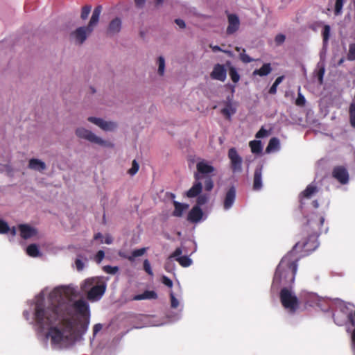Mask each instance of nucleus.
Instances as JSON below:
<instances>
[{
    "label": "nucleus",
    "instance_id": "obj_1",
    "mask_svg": "<svg viewBox=\"0 0 355 355\" xmlns=\"http://www.w3.org/2000/svg\"><path fill=\"white\" fill-rule=\"evenodd\" d=\"M62 288H56L49 296L51 304L45 306L42 302L35 306L34 317L36 324L41 328H49L46 336L51 338L53 345L67 342L72 336L75 322L71 315L69 306L63 302Z\"/></svg>",
    "mask_w": 355,
    "mask_h": 355
},
{
    "label": "nucleus",
    "instance_id": "obj_2",
    "mask_svg": "<svg viewBox=\"0 0 355 355\" xmlns=\"http://www.w3.org/2000/svg\"><path fill=\"white\" fill-rule=\"evenodd\" d=\"M324 221V217L319 214H313L309 216L303 227V234L306 236L295 245L291 251L294 254L298 250L309 254L318 247V238L321 233Z\"/></svg>",
    "mask_w": 355,
    "mask_h": 355
},
{
    "label": "nucleus",
    "instance_id": "obj_3",
    "mask_svg": "<svg viewBox=\"0 0 355 355\" xmlns=\"http://www.w3.org/2000/svg\"><path fill=\"white\" fill-rule=\"evenodd\" d=\"M299 257L290 252L278 264L272 283V287L279 288L281 286H288L295 281Z\"/></svg>",
    "mask_w": 355,
    "mask_h": 355
},
{
    "label": "nucleus",
    "instance_id": "obj_4",
    "mask_svg": "<svg viewBox=\"0 0 355 355\" xmlns=\"http://www.w3.org/2000/svg\"><path fill=\"white\" fill-rule=\"evenodd\" d=\"M102 6H97L93 10L92 17L87 26H80L71 33V37L74 38L76 43L82 44L87 37L92 33L94 27L98 24Z\"/></svg>",
    "mask_w": 355,
    "mask_h": 355
},
{
    "label": "nucleus",
    "instance_id": "obj_5",
    "mask_svg": "<svg viewBox=\"0 0 355 355\" xmlns=\"http://www.w3.org/2000/svg\"><path fill=\"white\" fill-rule=\"evenodd\" d=\"M280 301L282 306L291 313H294L299 307L297 297L293 295L287 288H283L280 291Z\"/></svg>",
    "mask_w": 355,
    "mask_h": 355
},
{
    "label": "nucleus",
    "instance_id": "obj_6",
    "mask_svg": "<svg viewBox=\"0 0 355 355\" xmlns=\"http://www.w3.org/2000/svg\"><path fill=\"white\" fill-rule=\"evenodd\" d=\"M76 135L81 139H85L92 143L96 144L101 146L112 147L113 145L96 136L92 132L84 128H78L76 130Z\"/></svg>",
    "mask_w": 355,
    "mask_h": 355
},
{
    "label": "nucleus",
    "instance_id": "obj_7",
    "mask_svg": "<svg viewBox=\"0 0 355 355\" xmlns=\"http://www.w3.org/2000/svg\"><path fill=\"white\" fill-rule=\"evenodd\" d=\"M227 157L230 159V167L233 173H239L243 171V159L237 150L232 147L228 150Z\"/></svg>",
    "mask_w": 355,
    "mask_h": 355
},
{
    "label": "nucleus",
    "instance_id": "obj_8",
    "mask_svg": "<svg viewBox=\"0 0 355 355\" xmlns=\"http://www.w3.org/2000/svg\"><path fill=\"white\" fill-rule=\"evenodd\" d=\"M197 172L194 175L196 180H201L204 178L210 177V174L213 173L215 168L213 166L209 164L207 162L202 160L197 163Z\"/></svg>",
    "mask_w": 355,
    "mask_h": 355
},
{
    "label": "nucleus",
    "instance_id": "obj_9",
    "mask_svg": "<svg viewBox=\"0 0 355 355\" xmlns=\"http://www.w3.org/2000/svg\"><path fill=\"white\" fill-rule=\"evenodd\" d=\"M331 175L341 184H347L349 180L348 171L344 166H336L334 167Z\"/></svg>",
    "mask_w": 355,
    "mask_h": 355
},
{
    "label": "nucleus",
    "instance_id": "obj_10",
    "mask_svg": "<svg viewBox=\"0 0 355 355\" xmlns=\"http://www.w3.org/2000/svg\"><path fill=\"white\" fill-rule=\"evenodd\" d=\"M87 120L105 131H112L116 128V124L115 123L111 121H105L100 118L89 116Z\"/></svg>",
    "mask_w": 355,
    "mask_h": 355
},
{
    "label": "nucleus",
    "instance_id": "obj_11",
    "mask_svg": "<svg viewBox=\"0 0 355 355\" xmlns=\"http://www.w3.org/2000/svg\"><path fill=\"white\" fill-rule=\"evenodd\" d=\"M228 26L226 29L227 35H232L235 33L239 28L240 20L239 17L235 14H229L227 15Z\"/></svg>",
    "mask_w": 355,
    "mask_h": 355
},
{
    "label": "nucleus",
    "instance_id": "obj_12",
    "mask_svg": "<svg viewBox=\"0 0 355 355\" xmlns=\"http://www.w3.org/2000/svg\"><path fill=\"white\" fill-rule=\"evenodd\" d=\"M210 76L214 80L225 81L227 77V71L224 65L220 64H215L213 71L210 73Z\"/></svg>",
    "mask_w": 355,
    "mask_h": 355
},
{
    "label": "nucleus",
    "instance_id": "obj_13",
    "mask_svg": "<svg viewBox=\"0 0 355 355\" xmlns=\"http://www.w3.org/2000/svg\"><path fill=\"white\" fill-rule=\"evenodd\" d=\"M263 166H257L253 175L252 189L254 191H260L263 187L262 182Z\"/></svg>",
    "mask_w": 355,
    "mask_h": 355
},
{
    "label": "nucleus",
    "instance_id": "obj_14",
    "mask_svg": "<svg viewBox=\"0 0 355 355\" xmlns=\"http://www.w3.org/2000/svg\"><path fill=\"white\" fill-rule=\"evenodd\" d=\"M73 308L83 318L89 317V309L88 304L83 300H76L73 304Z\"/></svg>",
    "mask_w": 355,
    "mask_h": 355
},
{
    "label": "nucleus",
    "instance_id": "obj_15",
    "mask_svg": "<svg viewBox=\"0 0 355 355\" xmlns=\"http://www.w3.org/2000/svg\"><path fill=\"white\" fill-rule=\"evenodd\" d=\"M236 198V189L234 187H231L226 192L224 202H223V207L225 209L227 210L232 207L233 205Z\"/></svg>",
    "mask_w": 355,
    "mask_h": 355
},
{
    "label": "nucleus",
    "instance_id": "obj_16",
    "mask_svg": "<svg viewBox=\"0 0 355 355\" xmlns=\"http://www.w3.org/2000/svg\"><path fill=\"white\" fill-rule=\"evenodd\" d=\"M20 236L24 239H30L37 234L36 229L31 227L27 224H21L19 225Z\"/></svg>",
    "mask_w": 355,
    "mask_h": 355
},
{
    "label": "nucleus",
    "instance_id": "obj_17",
    "mask_svg": "<svg viewBox=\"0 0 355 355\" xmlns=\"http://www.w3.org/2000/svg\"><path fill=\"white\" fill-rule=\"evenodd\" d=\"M105 287L104 285L94 286L87 293L89 300H94L101 297L105 293Z\"/></svg>",
    "mask_w": 355,
    "mask_h": 355
},
{
    "label": "nucleus",
    "instance_id": "obj_18",
    "mask_svg": "<svg viewBox=\"0 0 355 355\" xmlns=\"http://www.w3.org/2000/svg\"><path fill=\"white\" fill-rule=\"evenodd\" d=\"M202 215L203 213L200 207L194 206L189 212L187 220L191 223H198L201 220Z\"/></svg>",
    "mask_w": 355,
    "mask_h": 355
},
{
    "label": "nucleus",
    "instance_id": "obj_19",
    "mask_svg": "<svg viewBox=\"0 0 355 355\" xmlns=\"http://www.w3.org/2000/svg\"><path fill=\"white\" fill-rule=\"evenodd\" d=\"M121 29V20L119 17L113 19L109 24L107 33L108 35H114L120 32Z\"/></svg>",
    "mask_w": 355,
    "mask_h": 355
},
{
    "label": "nucleus",
    "instance_id": "obj_20",
    "mask_svg": "<svg viewBox=\"0 0 355 355\" xmlns=\"http://www.w3.org/2000/svg\"><path fill=\"white\" fill-rule=\"evenodd\" d=\"M225 107L221 110V113L226 117V119H230L231 116L234 114L236 110L233 106L232 103V98L228 96L227 98V101L225 102Z\"/></svg>",
    "mask_w": 355,
    "mask_h": 355
},
{
    "label": "nucleus",
    "instance_id": "obj_21",
    "mask_svg": "<svg viewBox=\"0 0 355 355\" xmlns=\"http://www.w3.org/2000/svg\"><path fill=\"white\" fill-rule=\"evenodd\" d=\"M146 250L147 248H146L135 250L132 252L130 255H127L125 252H119V257L127 259L128 261L132 262L135 261L136 257L144 255L146 252Z\"/></svg>",
    "mask_w": 355,
    "mask_h": 355
},
{
    "label": "nucleus",
    "instance_id": "obj_22",
    "mask_svg": "<svg viewBox=\"0 0 355 355\" xmlns=\"http://www.w3.org/2000/svg\"><path fill=\"white\" fill-rule=\"evenodd\" d=\"M202 188L200 180H196L191 188L187 191L186 196L188 198L196 197L201 193Z\"/></svg>",
    "mask_w": 355,
    "mask_h": 355
},
{
    "label": "nucleus",
    "instance_id": "obj_23",
    "mask_svg": "<svg viewBox=\"0 0 355 355\" xmlns=\"http://www.w3.org/2000/svg\"><path fill=\"white\" fill-rule=\"evenodd\" d=\"M174 211L172 215L175 217H181L183 212L189 208V205L184 203H180L178 201L173 200Z\"/></svg>",
    "mask_w": 355,
    "mask_h": 355
},
{
    "label": "nucleus",
    "instance_id": "obj_24",
    "mask_svg": "<svg viewBox=\"0 0 355 355\" xmlns=\"http://www.w3.org/2000/svg\"><path fill=\"white\" fill-rule=\"evenodd\" d=\"M28 167L35 171H42L46 168V164L38 159L33 158L29 161Z\"/></svg>",
    "mask_w": 355,
    "mask_h": 355
},
{
    "label": "nucleus",
    "instance_id": "obj_25",
    "mask_svg": "<svg viewBox=\"0 0 355 355\" xmlns=\"http://www.w3.org/2000/svg\"><path fill=\"white\" fill-rule=\"evenodd\" d=\"M157 294L153 291H146L142 294L135 295L133 300H142L147 299H157Z\"/></svg>",
    "mask_w": 355,
    "mask_h": 355
},
{
    "label": "nucleus",
    "instance_id": "obj_26",
    "mask_svg": "<svg viewBox=\"0 0 355 355\" xmlns=\"http://www.w3.org/2000/svg\"><path fill=\"white\" fill-rule=\"evenodd\" d=\"M316 192H318V187L315 184H311L301 193L300 197L310 198Z\"/></svg>",
    "mask_w": 355,
    "mask_h": 355
},
{
    "label": "nucleus",
    "instance_id": "obj_27",
    "mask_svg": "<svg viewBox=\"0 0 355 355\" xmlns=\"http://www.w3.org/2000/svg\"><path fill=\"white\" fill-rule=\"evenodd\" d=\"M272 71V67L270 63L263 64V66L253 71V75H258L259 76H266Z\"/></svg>",
    "mask_w": 355,
    "mask_h": 355
},
{
    "label": "nucleus",
    "instance_id": "obj_28",
    "mask_svg": "<svg viewBox=\"0 0 355 355\" xmlns=\"http://www.w3.org/2000/svg\"><path fill=\"white\" fill-rule=\"evenodd\" d=\"M249 146L251 148V151L253 153L259 154L262 151L261 142L259 140H253L250 141Z\"/></svg>",
    "mask_w": 355,
    "mask_h": 355
},
{
    "label": "nucleus",
    "instance_id": "obj_29",
    "mask_svg": "<svg viewBox=\"0 0 355 355\" xmlns=\"http://www.w3.org/2000/svg\"><path fill=\"white\" fill-rule=\"evenodd\" d=\"M26 253L32 257H37L40 254V250L36 244H31L26 248Z\"/></svg>",
    "mask_w": 355,
    "mask_h": 355
},
{
    "label": "nucleus",
    "instance_id": "obj_30",
    "mask_svg": "<svg viewBox=\"0 0 355 355\" xmlns=\"http://www.w3.org/2000/svg\"><path fill=\"white\" fill-rule=\"evenodd\" d=\"M279 146V141L277 137H272L270 139L266 148L267 152L277 150Z\"/></svg>",
    "mask_w": 355,
    "mask_h": 355
},
{
    "label": "nucleus",
    "instance_id": "obj_31",
    "mask_svg": "<svg viewBox=\"0 0 355 355\" xmlns=\"http://www.w3.org/2000/svg\"><path fill=\"white\" fill-rule=\"evenodd\" d=\"M176 261L182 267H189L192 263V260L187 256H182L180 257H178V258H176Z\"/></svg>",
    "mask_w": 355,
    "mask_h": 355
},
{
    "label": "nucleus",
    "instance_id": "obj_32",
    "mask_svg": "<svg viewBox=\"0 0 355 355\" xmlns=\"http://www.w3.org/2000/svg\"><path fill=\"white\" fill-rule=\"evenodd\" d=\"M349 122L351 125L355 128V103H352L349 107Z\"/></svg>",
    "mask_w": 355,
    "mask_h": 355
},
{
    "label": "nucleus",
    "instance_id": "obj_33",
    "mask_svg": "<svg viewBox=\"0 0 355 355\" xmlns=\"http://www.w3.org/2000/svg\"><path fill=\"white\" fill-rule=\"evenodd\" d=\"M345 0H336L334 6V14L338 16L342 14Z\"/></svg>",
    "mask_w": 355,
    "mask_h": 355
},
{
    "label": "nucleus",
    "instance_id": "obj_34",
    "mask_svg": "<svg viewBox=\"0 0 355 355\" xmlns=\"http://www.w3.org/2000/svg\"><path fill=\"white\" fill-rule=\"evenodd\" d=\"M83 318V321H80V331L81 334H84L87 331L89 324V317H85Z\"/></svg>",
    "mask_w": 355,
    "mask_h": 355
},
{
    "label": "nucleus",
    "instance_id": "obj_35",
    "mask_svg": "<svg viewBox=\"0 0 355 355\" xmlns=\"http://www.w3.org/2000/svg\"><path fill=\"white\" fill-rule=\"evenodd\" d=\"M347 59L349 61L355 60V42L349 45V51L347 55Z\"/></svg>",
    "mask_w": 355,
    "mask_h": 355
},
{
    "label": "nucleus",
    "instance_id": "obj_36",
    "mask_svg": "<svg viewBox=\"0 0 355 355\" xmlns=\"http://www.w3.org/2000/svg\"><path fill=\"white\" fill-rule=\"evenodd\" d=\"M229 74H230V76L232 80L234 83H236L239 82V80L240 79V76L234 67H231L230 68Z\"/></svg>",
    "mask_w": 355,
    "mask_h": 355
},
{
    "label": "nucleus",
    "instance_id": "obj_37",
    "mask_svg": "<svg viewBox=\"0 0 355 355\" xmlns=\"http://www.w3.org/2000/svg\"><path fill=\"white\" fill-rule=\"evenodd\" d=\"M91 10H92V6L89 5H86L85 6H83L82 8L81 15H80L81 19L83 20H85L88 17L89 15L91 12Z\"/></svg>",
    "mask_w": 355,
    "mask_h": 355
},
{
    "label": "nucleus",
    "instance_id": "obj_38",
    "mask_svg": "<svg viewBox=\"0 0 355 355\" xmlns=\"http://www.w3.org/2000/svg\"><path fill=\"white\" fill-rule=\"evenodd\" d=\"M158 73L163 76L165 69V60L162 56L158 58Z\"/></svg>",
    "mask_w": 355,
    "mask_h": 355
},
{
    "label": "nucleus",
    "instance_id": "obj_39",
    "mask_svg": "<svg viewBox=\"0 0 355 355\" xmlns=\"http://www.w3.org/2000/svg\"><path fill=\"white\" fill-rule=\"evenodd\" d=\"M103 270L107 274L114 275L119 271V268L117 266L107 265L103 266Z\"/></svg>",
    "mask_w": 355,
    "mask_h": 355
},
{
    "label": "nucleus",
    "instance_id": "obj_40",
    "mask_svg": "<svg viewBox=\"0 0 355 355\" xmlns=\"http://www.w3.org/2000/svg\"><path fill=\"white\" fill-rule=\"evenodd\" d=\"M208 196L207 194L198 195L197 198V205L196 206H201L207 203L208 201Z\"/></svg>",
    "mask_w": 355,
    "mask_h": 355
},
{
    "label": "nucleus",
    "instance_id": "obj_41",
    "mask_svg": "<svg viewBox=\"0 0 355 355\" xmlns=\"http://www.w3.org/2000/svg\"><path fill=\"white\" fill-rule=\"evenodd\" d=\"M330 35V26L329 25H324L322 30V37L324 43L327 42Z\"/></svg>",
    "mask_w": 355,
    "mask_h": 355
},
{
    "label": "nucleus",
    "instance_id": "obj_42",
    "mask_svg": "<svg viewBox=\"0 0 355 355\" xmlns=\"http://www.w3.org/2000/svg\"><path fill=\"white\" fill-rule=\"evenodd\" d=\"M205 178V181L204 182V185H205V189L206 191H210L213 187H214V182H213V180L210 177H206Z\"/></svg>",
    "mask_w": 355,
    "mask_h": 355
},
{
    "label": "nucleus",
    "instance_id": "obj_43",
    "mask_svg": "<svg viewBox=\"0 0 355 355\" xmlns=\"http://www.w3.org/2000/svg\"><path fill=\"white\" fill-rule=\"evenodd\" d=\"M139 164L137 163V162L135 159H134L132 163V167L128 170V173L130 175H134L137 173V171H139Z\"/></svg>",
    "mask_w": 355,
    "mask_h": 355
},
{
    "label": "nucleus",
    "instance_id": "obj_44",
    "mask_svg": "<svg viewBox=\"0 0 355 355\" xmlns=\"http://www.w3.org/2000/svg\"><path fill=\"white\" fill-rule=\"evenodd\" d=\"M10 231V227L6 222L0 219V234H6Z\"/></svg>",
    "mask_w": 355,
    "mask_h": 355
},
{
    "label": "nucleus",
    "instance_id": "obj_45",
    "mask_svg": "<svg viewBox=\"0 0 355 355\" xmlns=\"http://www.w3.org/2000/svg\"><path fill=\"white\" fill-rule=\"evenodd\" d=\"M243 52L240 53V59L244 63H250L253 61V59L251 58L248 55L245 53V50L243 49Z\"/></svg>",
    "mask_w": 355,
    "mask_h": 355
},
{
    "label": "nucleus",
    "instance_id": "obj_46",
    "mask_svg": "<svg viewBox=\"0 0 355 355\" xmlns=\"http://www.w3.org/2000/svg\"><path fill=\"white\" fill-rule=\"evenodd\" d=\"M306 103V99L304 96L300 93H298L297 98L295 100V104L297 106L303 107Z\"/></svg>",
    "mask_w": 355,
    "mask_h": 355
},
{
    "label": "nucleus",
    "instance_id": "obj_47",
    "mask_svg": "<svg viewBox=\"0 0 355 355\" xmlns=\"http://www.w3.org/2000/svg\"><path fill=\"white\" fill-rule=\"evenodd\" d=\"M144 270L150 276L153 275V270L151 269L150 263L148 259L144 261Z\"/></svg>",
    "mask_w": 355,
    "mask_h": 355
},
{
    "label": "nucleus",
    "instance_id": "obj_48",
    "mask_svg": "<svg viewBox=\"0 0 355 355\" xmlns=\"http://www.w3.org/2000/svg\"><path fill=\"white\" fill-rule=\"evenodd\" d=\"M333 318H334V322H336V324H337L338 325H343L345 322V320L341 318L340 315V313H335L333 315Z\"/></svg>",
    "mask_w": 355,
    "mask_h": 355
},
{
    "label": "nucleus",
    "instance_id": "obj_49",
    "mask_svg": "<svg viewBox=\"0 0 355 355\" xmlns=\"http://www.w3.org/2000/svg\"><path fill=\"white\" fill-rule=\"evenodd\" d=\"M285 40H286V37L283 34H278V35H276V37L275 38V43L277 45H280L282 43H284Z\"/></svg>",
    "mask_w": 355,
    "mask_h": 355
},
{
    "label": "nucleus",
    "instance_id": "obj_50",
    "mask_svg": "<svg viewBox=\"0 0 355 355\" xmlns=\"http://www.w3.org/2000/svg\"><path fill=\"white\" fill-rule=\"evenodd\" d=\"M182 250L181 248H177L175 251L169 256V259L180 257V256L182 254Z\"/></svg>",
    "mask_w": 355,
    "mask_h": 355
},
{
    "label": "nucleus",
    "instance_id": "obj_51",
    "mask_svg": "<svg viewBox=\"0 0 355 355\" xmlns=\"http://www.w3.org/2000/svg\"><path fill=\"white\" fill-rule=\"evenodd\" d=\"M268 135V132L264 128H261V129L256 133V138H263Z\"/></svg>",
    "mask_w": 355,
    "mask_h": 355
},
{
    "label": "nucleus",
    "instance_id": "obj_52",
    "mask_svg": "<svg viewBox=\"0 0 355 355\" xmlns=\"http://www.w3.org/2000/svg\"><path fill=\"white\" fill-rule=\"evenodd\" d=\"M179 305L178 300L175 298L174 295L171 293V306L173 309H176Z\"/></svg>",
    "mask_w": 355,
    "mask_h": 355
},
{
    "label": "nucleus",
    "instance_id": "obj_53",
    "mask_svg": "<svg viewBox=\"0 0 355 355\" xmlns=\"http://www.w3.org/2000/svg\"><path fill=\"white\" fill-rule=\"evenodd\" d=\"M162 283L166 285V286L169 287V288H171L173 286V282L171 279H170L168 277H167L166 276H163L162 277Z\"/></svg>",
    "mask_w": 355,
    "mask_h": 355
},
{
    "label": "nucleus",
    "instance_id": "obj_54",
    "mask_svg": "<svg viewBox=\"0 0 355 355\" xmlns=\"http://www.w3.org/2000/svg\"><path fill=\"white\" fill-rule=\"evenodd\" d=\"M102 328L103 325L101 323L96 324L93 327V336L95 337Z\"/></svg>",
    "mask_w": 355,
    "mask_h": 355
},
{
    "label": "nucleus",
    "instance_id": "obj_55",
    "mask_svg": "<svg viewBox=\"0 0 355 355\" xmlns=\"http://www.w3.org/2000/svg\"><path fill=\"white\" fill-rule=\"evenodd\" d=\"M105 257V252L103 250H99L96 254V261L100 263Z\"/></svg>",
    "mask_w": 355,
    "mask_h": 355
},
{
    "label": "nucleus",
    "instance_id": "obj_56",
    "mask_svg": "<svg viewBox=\"0 0 355 355\" xmlns=\"http://www.w3.org/2000/svg\"><path fill=\"white\" fill-rule=\"evenodd\" d=\"M76 269L78 271H81L84 268V263L80 259H76L75 261Z\"/></svg>",
    "mask_w": 355,
    "mask_h": 355
},
{
    "label": "nucleus",
    "instance_id": "obj_57",
    "mask_svg": "<svg viewBox=\"0 0 355 355\" xmlns=\"http://www.w3.org/2000/svg\"><path fill=\"white\" fill-rule=\"evenodd\" d=\"M324 74V68L322 67L319 69V71L318 72V78L319 83L320 84L322 83Z\"/></svg>",
    "mask_w": 355,
    "mask_h": 355
},
{
    "label": "nucleus",
    "instance_id": "obj_58",
    "mask_svg": "<svg viewBox=\"0 0 355 355\" xmlns=\"http://www.w3.org/2000/svg\"><path fill=\"white\" fill-rule=\"evenodd\" d=\"M175 22L181 28H184L186 26L185 22L182 19H176Z\"/></svg>",
    "mask_w": 355,
    "mask_h": 355
},
{
    "label": "nucleus",
    "instance_id": "obj_59",
    "mask_svg": "<svg viewBox=\"0 0 355 355\" xmlns=\"http://www.w3.org/2000/svg\"><path fill=\"white\" fill-rule=\"evenodd\" d=\"M278 85H277L276 84H272V85L270 87V88L269 89V94H275L277 93V88Z\"/></svg>",
    "mask_w": 355,
    "mask_h": 355
},
{
    "label": "nucleus",
    "instance_id": "obj_60",
    "mask_svg": "<svg viewBox=\"0 0 355 355\" xmlns=\"http://www.w3.org/2000/svg\"><path fill=\"white\" fill-rule=\"evenodd\" d=\"M146 0H135V5L137 8H141L145 4Z\"/></svg>",
    "mask_w": 355,
    "mask_h": 355
},
{
    "label": "nucleus",
    "instance_id": "obj_61",
    "mask_svg": "<svg viewBox=\"0 0 355 355\" xmlns=\"http://www.w3.org/2000/svg\"><path fill=\"white\" fill-rule=\"evenodd\" d=\"M112 241V237L110 235L107 234L105 236V241H103V243L106 244H111Z\"/></svg>",
    "mask_w": 355,
    "mask_h": 355
},
{
    "label": "nucleus",
    "instance_id": "obj_62",
    "mask_svg": "<svg viewBox=\"0 0 355 355\" xmlns=\"http://www.w3.org/2000/svg\"><path fill=\"white\" fill-rule=\"evenodd\" d=\"M103 236L102 234L100 233V232L95 234L94 236V240L100 239L101 240V243H103Z\"/></svg>",
    "mask_w": 355,
    "mask_h": 355
},
{
    "label": "nucleus",
    "instance_id": "obj_63",
    "mask_svg": "<svg viewBox=\"0 0 355 355\" xmlns=\"http://www.w3.org/2000/svg\"><path fill=\"white\" fill-rule=\"evenodd\" d=\"M209 47L212 49V51L214 52L223 51L221 48L220 46H217V45L210 44Z\"/></svg>",
    "mask_w": 355,
    "mask_h": 355
},
{
    "label": "nucleus",
    "instance_id": "obj_64",
    "mask_svg": "<svg viewBox=\"0 0 355 355\" xmlns=\"http://www.w3.org/2000/svg\"><path fill=\"white\" fill-rule=\"evenodd\" d=\"M284 78V76H281L277 77L276 78V80H275L274 84H276L277 85H279L282 82Z\"/></svg>",
    "mask_w": 355,
    "mask_h": 355
}]
</instances>
